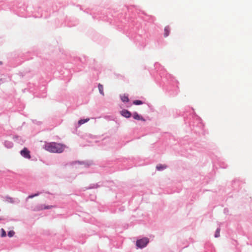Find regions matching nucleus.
I'll list each match as a JSON object with an SVG mask.
<instances>
[{
	"label": "nucleus",
	"instance_id": "obj_1",
	"mask_svg": "<svg viewBox=\"0 0 252 252\" xmlns=\"http://www.w3.org/2000/svg\"><path fill=\"white\" fill-rule=\"evenodd\" d=\"M44 148L51 153H61L64 150L65 146L56 142H51L46 144Z\"/></svg>",
	"mask_w": 252,
	"mask_h": 252
},
{
	"label": "nucleus",
	"instance_id": "obj_2",
	"mask_svg": "<svg viewBox=\"0 0 252 252\" xmlns=\"http://www.w3.org/2000/svg\"><path fill=\"white\" fill-rule=\"evenodd\" d=\"M149 243V239L147 238H143L136 241V246L139 248H143L147 246Z\"/></svg>",
	"mask_w": 252,
	"mask_h": 252
},
{
	"label": "nucleus",
	"instance_id": "obj_3",
	"mask_svg": "<svg viewBox=\"0 0 252 252\" xmlns=\"http://www.w3.org/2000/svg\"><path fill=\"white\" fill-rule=\"evenodd\" d=\"M21 155L25 158L30 159L31 157L30 151L27 148H24L20 152Z\"/></svg>",
	"mask_w": 252,
	"mask_h": 252
},
{
	"label": "nucleus",
	"instance_id": "obj_4",
	"mask_svg": "<svg viewBox=\"0 0 252 252\" xmlns=\"http://www.w3.org/2000/svg\"><path fill=\"white\" fill-rule=\"evenodd\" d=\"M121 114L126 118H130L131 117V113L128 111V110H122L121 112Z\"/></svg>",
	"mask_w": 252,
	"mask_h": 252
},
{
	"label": "nucleus",
	"instance_id": "obj_5",
	"mask_svg": "<svg viewBox=\"0 0 252 252\" xmlns=\"http://www.w3.org/2000/svg\"><path fill=\"white\" fill-rule=\"evenodd\" d=\"M170 32V28L169 27V26H166L164 29V36L165 37H167L169 35Z\"/></svg>",
	"mask_w": 252,
	"mask_h": 252
},
{
	"label": "nucleus",
	"instance_id": "obj_6",
	"mask_svg": "<svg viewBox=\"0 0 252 252\" xmlns=\"http://www.w3.org/2000/svg\"><path fill=\"white\" fill-rule=\"evenodd\" d=\"M122 101L124 102H128L129 101V98L127 94H124L120 95Z\"/></svg>",
	"mask_w": 252,
	"mask_h": 252
},
{
	"label": "nucleus",
	"instance_id": "obj_7",
	"mask_svg": "<svg viewBox=\"0 0 252 252\" xmlns=\"http://www.w3.org/2000/svg\"><path fill=\"white\" fill-rule=\"evenodd\" d=\"M133 117L134 119L137 120H141L145 121V120L140 115H138L137 113H134L133 115Z\"/></svg>",
	"mask_w": 252,
	"mask_h": 252
},
{
	"label": "nucleus",
	"instance_id": "obj_8",
	"mask_svg": "<svg viewBox=\"0 0 252 252\" xmlns=\"http://www.w3.org/2000/svg\"><path fill=\"white\" fill-rule=\"evenodd\" d=\"M98 88L99 90V93L103 95H104V92H103V86L102 85L99 84L98 85Z\"/></svg>",
	"mask_w": 252,
	"mask_h": 252
},
{
	"label": "nucleus",
	"instance_id": "obj_9",
	"mask_svg": "<svg viewBox=\"0 0 252 252\" xmlns=\"http://www.w3.org/2000/svg\"><path fill=\"white\" fill-rule=\"evenodd\" d=\"M167 166L165 165L158 164L156 168L158 170H161L165 169Z\"/></svg>",
	"mask_w": 252,
	"mask_h": 252
},
{
	"label": "nucleus",
	"instance_id": "obj_10",
	"mask_svg": "<svg viewBox=\"0 0 252 252\" xmlns=\"http://www.w3.org/2000/svg\"><path fill=\"white\" fill-rule=\"evenodd\" d=\"M89 119H81L78 121V124L81 125L89 121Z\"/></svg>",
	"mask_w": 252,
	"mask_h": 252
},
{
	"label": "nucleus",
	"instance_id": "obj_11",
	"mask_svg": "<svg viewBox=\"0 0 252 252\" xmlns=\"http://www.w3.org/2000/svg\"><path fill=\"white\" fill-rule=\"evenodd\" d=\"M133 103L135 105H141L143 104V102L141 100H136L133 101Z\"/></svg>",
	"mask_w": 252,
	"mask_h": 252
},
{
	"label": "nucleus",
	"instance_id": "obj_12",
	"mask_svg": "<svg viewBox=\"0 0 252 252\" xmlns=\"http://www.w3.org/2000/svg\"><path fill=\"white\" fill-rule=\"evenodd\" d=\"M220 229L218 228L216 231L215 237L216 238L219 237L220 236Z\"/></svg>",
	"mask_w": 252,
	"mask_h": 252
},
{
	"label": "nucleus",
	"instance_id": "obj_13",
	"mask_svg": "<svg viewBox=\"0 0 252 252\" xmlns=\"http://www.w3.org/2000/svg\"><path fill=\"white\" fill-rule=\"evenodd\" d=\"M15 234V232L13 230H11L10 231L8 232V236L9 237H12L14 236Z\"/></svg>",
	"mask_w": 252,
	"mask_h": 252
},
{
	"label": "nucleus",
	"instance_id": "obj_14",
	"mask_svg": "<svg viewBox=\"0 0 252 252\" xmlns=\"http://www.w3.org/2000/svg\"><path fill=\"white\" fill-rule=\"evenodd\" d=\"M1 236L2 237H3L6 236V232H5V231H4V230L3 228H2V229H1Z\"/></svg>",
	"mask_w": 252,
	"mask_h": 252
},
{
	"label": "nucleus",
	"instance_id": "obj_15",
	"mask_svg": "<svg viewBox=\"0 0 252 252\" xmlns=\"http://www.w3.org/2000/svg\"><path fill=\"white\" fill-rule=\"evenodd\" d=\"M38 195V193H36V194H34V195H29V196L28 197V198H33V197H34V196H37Z\"/></svg>",
	"mask_w": 252,
	"mask_h": 252
},
{
	"label": "nucleus",
	"instance_id": "obj_16",
	"mask_svg": "<svg viewBox=\"0 0 252 252\" xmlns=\"http://www.w3.org/2000/svg\"><path fill=\"white\" fill-rule=\"evenodd\" d=\"M52 206H45L44 209H50L51 208Z\"/></svg>",
	"mask_w": 252,
	"mask_h": 252
},
{
	"label": "nucleus",
	"instance_id": "obj_17",
	"mask_svg": "<svg viewBox=\"0 0 252 252\" xmlns=\"http://www.w3.org/2000/svg\"><path fill=\"white\" fill-rule=\"evenodd\" d=\"M1 81V79H0V81Z\"/></svg>",
	"mask_w": 252,
	"mask_h": 252
},
{
	"label": "nucleus",
	"instance_id": "obj_18",
	"mask_svg": "<svg viewBox=\"0 0 252 252\" xmlns=\"http://www.w3.org/2000/svg\"><path fill=\"white\" fill-rule=\"evenodd\" d=\"M0 64H1V63H0Z\"/></svg>",
	"mask_w": 252,
	"mask_h": 252
}]
</instances>
